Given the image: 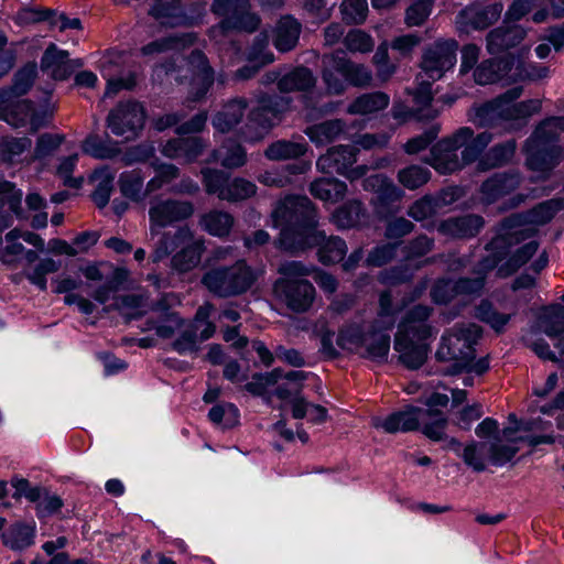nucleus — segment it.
Segmentation results:
<instances>
[{
    "mask_svg": "<svg viewBox=\"0 0 564 564\" xmlns=\"http://www.w3.org/2000/svg\"><path fill=\"white\" fill-rule=\"evenodd\" d=\"M271 217L274 227H281L276 247L291 254L316 248L323 240L317 208L307 196H286L278 203Z\"/></svg>",
    "mask_w": 564,
    "mask_h": 564,
    "instance_id": "f257e3e1",
    "label": "nucleus"
},
{
    "mask_svg": "<svg viewBox=\"0 0 564 564\" xmlns=\"http://www.w3.org/2000/svg\"><path fill=\"white\" fill-rule=\"evenodd\" d=\"M528 432L529 423L518 419L514 413L508 415V423L502 430L491 417L482 420L475 430L479 438L486 440L480 446L486 448L488 458L494 465L510 462L519 452V443L525 441Z\"/></svg>",
    "mask_w": 564,
    "mask_h": 564,
    "instance_id": "f03ea898",
    "label": "nucleus"
},
{
    "mask_svg": "<svg viewBox=\"0 0 564 564\" xmlns=\"http://www.w3.org/2000/svg\"><path fill=\"white\" fill-rule=\"evenodd\" d=\"M254 269L245 259L226 267H212L202 275V285L215 297L231 299L247 293L257 282Z\"/></svg>",
    "mask_w": 564,
    "mask_h": 564,
    "instance_id": "7ed1b4c3",
    "label": "nucleus"
},
{
    "mask_svg": "<svg viewBox=\"0 0 564 564\" xmlns=\"http://www.w3.org/2000/svg\"><path fill=\"white\" fill-rule=\"evenodd\" d=\"M481 336V328L476 324H462L453 327L442 337V343L436 351L440 361H452L448 373L463 372L474 361L476 350L474 345Z\"/></svg>",
    "mask_w": 564,
    "mask_h": 564,
    "instance_id": "20e7f679",
    "label": "nucleus"
},
{
    "mask_svg": "<svg viewBox=\"0 0 564 564\" xmlns=\"http://www.w3.org/2000/svg\"><path fill=\"white\" fill-rule=\"evenodd\" d=\"M381 426L387 433L410 432L422 427V433L432 441L447 438L446 421L438 413L412 405L404 411L389 415Z\"/></svg>",
    "mask_w": 564,
    "mask_h": 564,
    "instance_id": "39448f33",
    "label": "nucleus"
},
{
    "mask_svg": "<svg viewBox=\"0 0 564 564\" xmlns=\"http://www.w3.org/2000/svg\"><path fill=\"white\" fill-rule=\"evenodd\" d=\"M524 86L517 85L506 93L485 102L476 110V118L482 127H496L500 121L516 122L529 116L527 101L516 102L523 94Z\"/></svg>",
    "mask_w": 564,
    "mask_h": 564,
    "instance_id": "423d86ee",
    "label": "nucleus"
},
{
    "mask_svg": "<svg viewBox=\"0 0 564 564\" xmlns=\"http://www.w3.org/2000/svg\"><path fill=\"white\" fill-rule=\"evenodd\" d=\"M210 11L221 18L215 31L223 34L231 31L253 33L261 24L259 14L251 11L250 0H213Z\"/></svg>",
    "mask_w": 564,
    "mask_h": 564,
    "instance_id": "0eeeda50",
    "label": "nucleus"
},
{
    "mask_svg": "<svg viewBox=\"0 0 564 564\" xmlns=\"http://www.w3.org/2000/svg\"><path fill=\"white\" fill-rule=\"evenodd\" d=\"M286 108L288 101L283 97L271 96L267 93L259 94L257 105L247 116L246 138L250 141L261 140L281 121Z\"/></svg>",
    "mask_w": 564,
    "mask_h": 564,
    "instance_id": "6e6552de",
    "label": "nucleus"
},
{
    "mask_svg": "<svg viewBox=\"0 0 564 564\" xmlns=\"http://www.w3.org/2000/svg\"><path fill=\"white\" fill-rule=\"evenodd\" d=\"M471 137L473 130L470 128H459L452 135L443 138L435 143L424 162L441 174H451L462 170L463 163L457 154V150L463 148Z\"/></svg>",
    "mask_w": 564,
    "mask_h": 564,
    "instance_id": "1a4fd4ad",
    "label": "nucleus"
},
{
    "mask_svg": "<svg viewBox=\"0 0 564 564\" xmlns=\"http://www.w3.org/2000/svg\"><path fill=\"white\" fill-rule=\"evenodd\" d=\"M107 127L118 137L130 141L135 139L145 123V109L139 101L118 102L107 116Z\"/></svg>",
    "mask_w": 564,
    "mask_h": 564,
    "instance_id": "9d476101",
    "label": "nucleus"
},
{
    "mask_svg": "<svg viewBox=\"0 0 564 564\" xmlns=\"http://www.w3.org/2000/svg\"><path fill=\"white\" fill-rule=\"evenodd\" d=\"M357 153L358 149L354 145L332 147L325 154L318 158L316 166L322 173L341 174L347 178L355 181L362 177L368 171L366 165L352 167L357 161Z\"/></svg>",
    "mask_w": 564,
    "mask_h": 564,
    "instance_id": "9b49d317",
    "label": "nucleus"
},
{
    "mask_svg": "<svg viewBox=\"0 0 564 564\" xmlns=\"http://www.w3.org/2000/svg\"><path fill=\"white\" fill-rule=\"evenodd\" d=\"M457 50L458 43L453 39L427 45L420 63L422 73L433 82L441 79L455 65Z\"/></svg>",
    "mask_w": 564,
    "mask_h": 564,
    "instance_id": "f8f14e48",
    "label": "nucleus"
},
{
    "mask_svg": "<svg viewBox=\"0 0 564 564\" xmlns=\"http://www.w3.org/2000/svg\"><path fill=\"white\" fill-rule=\"evenodd\" d=\"M192 202L174 198L154 199L149 207V228L152 235L160 229L185 221L194 215Z\"/></svg>",
    "mask_w": 564,
    "mask_h": 564,
    "instance_id": "ddd939ff",
    "label": "nucleus"
},
{
    "mask_svg": "<svg viewBox=\"0 0 564 564\" xmlns=\"http://www.w3.org/2000/svg\"><path fill=\"white\" fill-rule=\"evenodd\" d=\"M180 299L174 293H165L150 306L152 316L147 324L161 338H171L184 325V319L175 311Z\"/></svg>",
    "mask_w": 564,
    "mask_h": 564,
    "instance_id": "4468645a",
    "label": "nucleus"
},
{
    "mask_svg": "<svg viewBox=\"0 0 564 564\" xmlns=\"http://www.w3.org/2000/svg\"><path fill=\"white\" fill-rule=\"evenodd\" d=\"M272 293L286 308L297 314L307 312L316 297V290L308 280L295 282L275 280Z\"/></svg>",
    "mask_w": 564,
    "mask_h": 564,
    "instance_id": "2eb2a0df",
    "label": "nucleus"
},
{
    "mask_svg": "<svg viewBox=\"0 0 564 564\" xmlns=\"http://www.w3.org/2000/svg\"><path fill=\"white\" fill-rule=\"evenodd\" d=\"M364 187L373 192L371 205L380 218H386L399 210L404 193L384 175L367 177L364 181Z\"/></svg>",
    "mask_w": 564,
    "mask_h": 564,
    "instance_id": "dca6fc26",
    "label": "nucleus"
},
{
    "mask_svg": "<svg viewBox=\"0 0 564 564\" xmlns=\"http://www.w3.org/2000/svg\"><path fill=\"white\" fill-rule=\"evenodd\" d=\"M500 2L491 4L473 3L459 11L456 23L462 31L485 30L496 23L502 12Z\"/></svg>",
    "mask_w": 564,
    "mask_h": 564,
    "instance_id": "f3484780",
    "label": "nucleus"
},
{
    "mask_svg": "<svg viewBox=\"0 0 564 564\" xmlns=\"http://www.w3.org/2000/svg\"><path fill=\"white\" fill-rule=\"evenodd\" d=\"M433 308L427 305L411 307L400 322L395 336L425 341L433 335V327L429 324Z\"/></svg>",
    "mask_w": 564,
    "mask_h": 564,
    "instance_id": "a211bd4d",
    "label": "nucleus"
},
{
    "mask_svg": "<svg viewBox=\"0 0 564 564\" xmlns=\"http://www.w3.org/2000/svg\"><path fill=\"white\" fill-rule=\"evenodd\" d=\"M529 237L528 213H517L501 221L499 235L486 246L487 250H498L521 243Z\"/></svg>",
    "mask_w": 564,
    "mask_h": 564,
    "instance_id": "6ab92c4d",
    "label": "nucleus"
},
{
    "mask_svg": "<svg viewBox=\"0 0 564 564\" xmlns=\"http://www.w3.org/2000/svg\"><path fill=\"white\" fill-rule=\"evenodd\" d=\"M185 73L188 78L192 77L197 88L192 94V101L202 100L214 83V72L209 66L208 59L202 51H193L187 58H184Z\"/></svg>",
    "mask_w": 564,
    "mask_h": 564,
    "instance_id": "aec40b11",
    "label": "nucleus"
},
{
    "mask_svg": "<svg viewBox=\"0 0 564 564\" xmlns=\"http://www.w3.org/2000/svg\"><path fill=\"white\" fill-rule=\"evenodd\" d=\"M521 182L522 177L517 172L495 173L481 183L480 199L486 205L494 204L516 191Z\"/></svg>",
    "mask_w": 564,
    "mask_h": 564,
    "instance_id": "412c9836",
    "label": "nucleus"
},
{
    "mask_svg": "<svg viewBox=\"0 0 564 564\" xmlns=\"http://www.w3.org/2000/svg\"><path fill=\"white\" fill-rule=\"evenodd\" d=\"M527 36L525 28L505 23L486 35V48L489 54L498 55L518 46Z\"/></svg>",
    "mask_w": 564,
    "mask_h": 564,
    "instance_id": "4be33fe9",
    "label": "nucleus"
},
{
    "mask_svg": "<svg viewBox=\"0 0 564 564\" xmlns=\"http://www.w3.org/2000/svg\"><path fill=\"white\" fill-rule=\"evenodd\" d=\"M321 77L328 96H341L347 90L346 79L341 76V53L332 52L321 56Z\"/></svg>",
    "mask_w": 564,
    "mask_h": 564,
    "instance_id": "5701e85b",
    "label": "nucleus"
},
{
    "mask_svg": "<svg viewBox=\"0 0 564 564\" xmlns=\"http://www.w3.org/2000/svg\"><path fill=\"white\" fill-rule=\"evenodd\" d=\"M485 220L476 214L449 217L440 223L437 230L453 239H469L477 236L484 227Z\"/></svg>",
    "mask_w": 564,
    "mask_h": 564,
    "instance_id": "b1692460",
    "label": "nucleus"
},
{
    "mask_svg": "<svg viewBox=\"0 0 564 564\" xmlns=\"http://www.w3.org/2000/svg\"><path fill=\"white\" fill-rule=\"evenodd\" d=\"M394 349L399 361L410 370L421 368L427 359L430 347L423 340L394 336Z\"/></svg>",
    "mask_w": 564,
    "mask_h": 564,
    "instance_id": "393cba45",
    "label": "nucleus"
},
{
    "mask_svg": "<svg viewBox=\"0 0 564 564\" xmlns=\"http://www.w3.org/2000/svg\"><path fill=\"white\" fill-rule=\"evenodd\" d=\"M68 56L67 51H59L54 44H51L42 56L41 69L48 72L54 79L64 80L73 74L76 67L82 65L70 61Z\"/></svg>",
    "mask_w": 564,
    "mask_h": 564,
    "instance_id": "a878e982",
    "label": "nucleus"
},
{
    "mask_svg": "<svg viewBox=\"0 0 564 564\" xmlns=\"http://www.w3.org/2000/svg\"><path fill=\"white\" fill-rule=\"evenodd\" d=\"M248 106L249 102L243 97H236L228 100L214 116V128L221 133L231 131L242 121Z\"/></svg>",
    "mask_w": 564,
    "mask_h": 564,
    "instance_id": "bb28decb",
    "label": "nucleus"
},
{
    "mask_svg": "<svg viewBox=\"0 0 564 564\" xmlns=\"http://www.w3.org/2000/svg\"><path fill=\"white\" fill-rule=\"evenodd\" d=\"M561 150L553 143L531 145V181L542 178L558 163Z\"/></svg>",
    "mask_w": 564,
    "mask_h": 564,
    "instance_id": "cd10ccee",
    "label": "nucleus"
},
{
    "mask_svg": "<svg viewBox=\"0 0 564 564\" xmlns=\"http://www.w3.org/2000/svg\"><path fill=\"white\" fill-rule=\"evenodd\" d=\"M347 130L344 119L335 118L308 126L304 133L316 145L323 147L337 141Z\"/></svg>",
    "mask_w": 564,
    "mask_h": 564,
    "instance_id": "c85d7f7f",
    "label": "nucleus"
},
{
    "mask_svg": "<svg viewBox=\"0 0 564 564\" xmlns=\"http://www.w3.org/2000/svg\"><path fill=\"white\" fill-rule=\"evenodd\" d=\"M302 24L292 15L281 17L274 28L273 44L280 52H290L299 43Z\"/></svg>",
    "mask_w": 564,
    "mask_h": 564,
    "instance_id": "c756f323",
    "label": "nucleus"
},
{
    "mask_svg": "<svg viewBox=\"0 0 564 564\" xmlns=\"http://www.w3.org/2000/svg\"><path fill=\"white\" fill-rule=\"evenodd\" d=\"M204 149L205 143L199 137L177 138L167 141L162 153L170 159H184L192 162L203 153Z\"/></svg>",
    "mask_w": 564,
    "mask_h": 564,
    "instance_id": "7c9ffc66",
    "label": "nucleus"
},
{
    "mask_svg": "<svg viewBox=\"0 0 564 564\" xmlns=\"http://www.w3.org/2000/svg\"><path fill=\"white\" fill-rule=\"evenodd\" d=\"M36 74L35 63L25 64L14 74L12 85L0 89V101H13L25 95L33 86Z\"/></svg>",
    "mask_w": 564,
    "mask_h": 564,
    "instance_id": "2f4dec72",
    "label": "nucleus"
},
{
    "mask_svg": "<svg viewBox=\"0 0 564 564\" xmlns=\"http://www.w3.org/2000/svg\"><path fill=\"white\" fill-rule=\"evenodd\" d=\"M235 225V217L225 210L212 209L199 218V226L212 236L228 237Z\"/></svg>",
    "mask_w": 564,
    "mask_h": 564,
    "instance_id": "473e14b6",
    "label": "nucleus"
},
{
    "mask_svg": "<svg viewBox=\"0 0 564 564\" xmlns=\"http://www.w3.org/2000/svg\"><path fill=\"white\" fill-rule=\"evenodd\" d=\"M209 161L220 163L226 169H238L246 164L247 152L240 143L229 139L212 152Z\"/></svg>",
    "mask_w": 564,
    "mask_h": 564,
    "instance_id": "72a5a7b5",
    "label": "nucleus"
},
{
    "mask_svg": "<svg viewBox=\"0 0 564 564\" xmlns=\"http://www.w3.org/2000/svg\"><path fill=\"white\" fill-rule=\"evenodd\" d=\"M315 84L313 72L305 66H297L279 79L278 88L281 93L307 91L314 88Z\"/></svg>",
    "mask_w": 564,
    "mask_h": 564,
    "instance_id": "f704fd0d",
    "label": "nucleus"
},
{
    "mask_svg": "<svg viewBox=\"0 0 564 564\" xmlns=\"http://www.w3.org/2000/svg\"><path fill=\"white\" fill-rule=\"evenodd\" d=\"M390 97L383 91L365 93L355 98L347 107L349 115L367 116L386 109Z\"/></svg>",
    "mask_w": 564,
    "mask_h": 564,
    "instance_id": "c9c22d12",
    "label": "nucleus"
},
{
    "mask_svg": "<svg viewBox=\"0 0 564 564\" xmlns=\"http://www.w3.org/2000/svg\"><path fill=\"white\" fill-rule=\"evenodd\" d=\"M205 251L203 239H197L177 251L171 259V267L180 273H185L196 268Z\"/></svg>",
    "mask_w": 564,
    "mask_h": 564,
    "instance_id": "e433bc0d",
    "label": "nucleus"
},
{
    "mask_svg": "<svg viewBox=\"0 0 564 564\" xmlns=\"http://www.w3.org/2000/svg\"><path fill=\"white\" fill-rule=\"evenodd\" d=\"M310 192L315 198L337 203L346 196L347 185L337 178L323 177L311 183Z\"/></svg>",
    "mask_w": 564,
    "mask_h": 564,
    "instance_id": "4c0bfd02",
    "label": "nucleus"
},
{
    "mask_svg": "<svg viewBox=\"0 0 564 564\" xmlns=\"http://www.w3.org/2000/svg\"><path fill=\"white\" fill-rule=\"evenodd\" d=\"M390 349V336L383 330L376 329L371 324L362 343V357L370 359H383Z\"/></svg>",
    "mask_w": 564,
    "mask_h": 564,
    "instance_id": "58836bf2",
    "label": "nucleus"
},
{
    "mask_svg": "<svg viewBox=\"0 0 564 564\" xmlns=\"http://www.w3.org/2000/svg\"><path fill=\"white\" fill-rule=\"evenodd\" d=\"M308 150L307 143L291 140H278L268 145L264 156L271 161L296 160Z\"/></svg>",
    "mask_w": 564,
    "mask_h": 564,
    "instance_id": "ea45409f",
    "label": "nucleus"
},
{
    "mask_svg": "<svg viewBox=\"0 0 564 564\" xmlns=\"http://www.w3.org/2000/svg\"><path fill=\"white\" fill-rule=\"evenodd\" d=\"M341 76L346 79L347 86L367 88L372 85L373 75L365 64L356 63L341 53Z\"/></svg>",
    "mask_w": 564,
    "mask_h": 564,
    "instance_id": "a19ab883",
    "label": "nucleus"
},
{
    "mask_svg": "<svg viewBox=\"0 0 564 564\" xmlns=\"http://www.w3.org/2000/svg\"><path fill=\"white\" fill-rule=\"evenodd\" d=\"M514 151L516 145L512 141L496 144L478 160L477 171L486 172L507 164L511 161Z\"/></svg>",
    "mask_w": 564,
    "mask_h": 564,
    "instance_id": "79ce46f5",
    "label": "nucleus"
},
{
    "mask_svg": "<svg viewBox=\"0 0 564 564\" xmlns=\"http://www.w3.org/2000/svg\"><path fill=\"white\" fill-rule=\"evenodd\" d=\"M371 323L348 324L339 329L337 345L345 350L361 352Z\"/></svg>",
    "mask_w": 564,
    "mask_h": 564,
    "instance_id": "37998d69",
    "label": "nucleus"
},
{
    "mask_svg": "<svg viewBox=\"0 0 564 564\" xmlns=\"http://www.w3.org/2000/svg\"><path fill=\"white\" fill-rule=\"evenodd\" d=\"M32 110L30 100L0 101V119L14 128L25 126Z\"/></svg>",
    "mask_w": 564,
    "mask_h": 564,
    "instance_id": "c03bdc74",
    "label": "nucleus"
},
{
    "mask_svg": "<svg viewBox=\"0 0 564 564\" xmlns=\"http://www.w3.org/2000/svg\"><path fill=\"white\" fill-rule=\"evenodd\" d=\"M193 41L194 37L192 34L171 35L148 43L140 48V52L144 56H152L171 51H178L191 45Z\"/></svg>",
    "mask_w": 564,
    "mask_h": 564,
    "instance_id": "a18cd8bd",
    "label": "nucleus"
},
{
    "mask_svg": "<svg viewBox=\"0 0 564 564\" xmlns=\"http://www.w3.org/2000/svg\"><path fill=\"white\" fill-rule=\"evenodd\" d=\"M316 247L318 260L323 264H333L344 260L347 253L346 242L336 236L327 237L324 232L323 240Z\"/></svg>",
    "mask_w": 564,
    "mask_h": 564,
    "instance_id": "49530a36",
    "label": "nucleus"
},
{
    "mask_svg": "<svg viewBox=\"0 0 564 564\" xmlns=\"http://www.w3.org/2000/svg\"><path fill=\"white\" fill-rule=\"evenodd\" d=\"M389 47L386 41L379 44L371 61L376 67V76L381 83L389 82L398 69L399 57L391 58Z\"/></svg>",
    "mask_w": 564,
    "mask_h": 564,
    "instance_id": "de8ad7c7",
    "label": "nucleus"
},
{
    "mask_svg": "<svg viewBox=\"0 0 564 564\" xmlns=\"http://www.w3.org/2000/svg\"><path fill=\"white\" fill-rule=\"evenodd\" d=\"M283 377V370L275 368L272 371L252 375L251 381L243 386V389L254 397H267V401H271V395L268 394V390L274 387Z\"/></svg>",
    "mask_w": 564,
    "mask_h": 564,
    "instance_id": "09e8293b",
    "label": "nucleus"
},
{
    "mask_svg": "<svg viewBox=\"0 0 564 564\" xmlns=\"http://www.w3.org/2000/svg\"><path fill=\"white\" fill-rule=\"evenodd\" d=\"M91 181L97 182L96 188L91 194V198L98 208H104L110 198L113 188L115 175L109 167L105 166L94 171Z\"/></svg>",
    "mask_w": 564,
    "mask_h": 564,
    "instance_id": "8fccbe9b",
    "label": "nucleus"
},
{
    "mask_svg": "<svg viewBox=\"0 0 564 564\" xmlns=\"http://www.w3.org/2000/svg\"><path fill=\"white\" fill-rule=\"evenodd\" d=\"M169 77H173L176 84H184L186 80H188V74L185 73L183 57L173 56L154 66V80L162 84L164 79Z\"/></svg>",
    "mask_w": 564,
    "mask_h": 564,
    "instance_id": "3c124183",
    "label": "nucleus"
},
{
    "mask_svg": "<svg viewBox=\"0 0 564 564\" xmlns=\"http://www.w3.org/2000/svg\"><path fill=\"white\" fill-rule=\"evenodd\" d=\"M306 379L307 373L302 370L283 372L282 379L275 384L274 393L281 400H286L291 397L299 398L303 389V382Z\"/></svg>",
    "mask_w": 564,
    "mask_h": 564,
    "instance_id": "603ef678",
    "label": "nucleus"
},
{
    "mask_svg": "<svg viewBox=\"0 0 564 564\" xmlns=\"http://www.w3.org/2000/svg\"><path fill=\"white\" fill-rule=\"evenodd\" d=\"M192 238L188 227H180L175 232H163L153 252V261H160L178 247L180 241Z\"/></svg>",
    "mask_w": 564,
    "mask_h": 564,
    "instance_id": "864d4df0",
    "label": "nucleus"
},
{
    "mask_svg": "<svg viewBox=\"0 0 564 564\" xmlns=\"http://www.w3.org/2000/svg\"><path fill=\"white\" fill-rule=\"evenodd\" d=\"M149 14L160 21V24L165 28L182 25L186 20V17L180 12L176 6L167 4L164 0H154Z\"/></svg>",
    "mask_w": 564,
    "mask_h": 564,
    "instance_id": "5fc2aeb1",
    "label": "nucleus"
},
{
    "mask_svg": "<svg viewBox=\"0 0 564 564\" xmlns=\"http://www.w3.org/2000/svg\"><path fill=\"white\" fill-rule=\"evenodd\" d=\"M147 297L142 294H126L116 297L113 307L120 311L126 322L129 323L133 318L141 317L145 311Z\"/></svg>",
    "mask_w": 564,
    "mask_h": 564,
    "instance_id": "6e6d98bb",
    "label": "nucleus"
},
{
    "mask_svg": "<svg viewBox=\"0 0 564 564\" xmlns=\"http://www.w3.org/2000/svg\"><path fill=\"white\" fill-rule=\"evenodd\" d=\"M364 215L362 204L358 200H350L334 212L333 221L339 228H351L360 223Z\"/></svg>",
    "mask_w": 564,
    "mask_h": 564,
    "instance_id": "4d7b16f0",
    "label": "nucleus"
},
{
    "mask_svg": "<svg viewBox=\"0 0 564 564\" xmlns=\"http://www.w3.org/2000/svg\"><path fill=\"white\" fill-rule=\"evenodd\" d=\"M33 527L17 523L2 534L3 543L12 550H22L32 544Z\"/></svg>",
    "mask_w": 564,
    "mask_h": 564,
    "instance_id": "13d9d810",
    "label": "nucleus"
},
{
    "mask_svg": "<svg viewBox=\"0 0 564 564\" xmlns=\"http://www.w3.org/2000/svg\"><path fill=\"white\" fill-rule=\"evenodd\" d=\"M119 187L123 196L134 200H142L147 193H142L143 176L138 170L124 172L119 177Z\"/></svg>",
    "mask_w": 564,
    "mask_h": 564,
    "instance_id": "bf43d9fd",
    "label": "nucleus"
},
{
    "mask_svg": "<svg viewBox=\"0 0 564 564\" xmlns=\"http://www.w3.org/2000/svg\"><path fill=\"white\" fill-rule=\"evenodd\" d=\"M398 182L408 189L414 191L425 185L431 178V172L421 165H410L397 174Z\"/></svg>",
    "mask_w": 564,
    "mask_h": 564,
    "instance_id": "052dcab7",
    "label": "nucleus"
},
{
    "mask_svg": "<svg viewBox=\"0 0 564 564\" xmlns=\"http://www.w3.org/2000/svg\"><path fill=\"white\" fill-rule=\"evenodd\" d=\"M202 176L206 193L209 195H216L219 199L224 200L225 192L230 178L229 175L220 170L203 169Z\"/></svg>",
    "mask_w": 564,
    "mask_h": 564,
    "instance_id": "680f3d73",
    "label": "nucleus"
},
{
    "mask_svg": "<svg viewBox=\"0 0 564 564\" xmlns=\"http://www.w3.org/2000/svg\"><path fill=\"white\" fill-rule=\"evenodd\" d=\"M257 193V186L242 177L229 178L224 200L238 203L251 198Z\"/></svg>",
    "mask_w": 564,
    "mask_h": 564,
    "instance_id": "e2e57ef3",
    "label": "nucleus"
},
{
    "mask_svg": "<svg viewBox=\"0 0 564 564\" xmlns=\"http://www.w3.org/2000/svg\"><path fill=\"white\" fill-rule=\"evenodd\" d=\"M315 271L314 265H307L297 260H285L279 263L276 272L280 274L278 280H289L290 282L306 280Z\"/></svg>",
    "mask_w": 564,
    "mask_h": 564,
    "instance_id": "0e129e2a",
    "label": "nucleus"
},
{
    "mask_svg": "<svg viewBox=\"0 0 564 564\" xmlns=\"http://www.w3.org/2000/svg\"><path fill=\"white\" fill-rule=\"evenodd\" d=\"M84 153L96 159H112L120 153L116 145L107 144L99 135L89 134L82 143Z\"/></svg>",
    "mask_w": 564,
    "mask_h": 564,
    "instance_id": "69168bd1",
    "label": "nucleus"
},
{
    "mask_svg": "<svg viewBox=\"0 0 564 564\" xmlns=\"http://www.w3.org/2000/svg\"><path fill=\"white\" fill-rule=\"evenodd\" d=\"M491 140L492 135L489 132H481L476 137L473 135L470 140L463 145L464 149L462 151V158H459L463 163V167L466 164L476 162Z\"/></svg>",
    "mask_w": 564,
    "mask_h": 564,
    "instance_id": "338daca9",
    "label": "nucleus"
},
{
    "mask_svg": "<svg viewBox=\"0 0 564 564\" xmlns=\"http://www.w3.org/2000/svg\"><path fill=\"white\" fill-rule=\"evenodd\" d=\"M31 139L7 137L0 141V160L4 163H12L14 158L31 147Z\"/></svg>",
    "mask_w": 564,
    "mask_h": 564,
    "instance_id": "774afa93",
    "label": "nucleus"
}]
</instances>
